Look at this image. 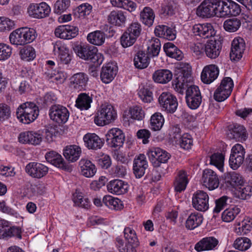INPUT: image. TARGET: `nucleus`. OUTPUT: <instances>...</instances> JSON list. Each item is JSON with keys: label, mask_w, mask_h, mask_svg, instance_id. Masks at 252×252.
Returning <instances> with one entry per match:
<instances>
[{"label": "nucleus", "mask_w": 252, "mask_h": 252, "mask_svg": "<svg viewBox=\"0 0 252 252\" xmlns=\"http://www.w3.org/2000/svg\"><path fill=\"white\" fill-rule=\"evenodd\" d=\"M164 119L161 113L157 112L151 117V128L154 131L159 130L163 126Z\"/></svg>", "instance_id": "obj_45"}, {"label": "nucleus", "mask_w": 252, "mask_h": 252, "mask_svg": "<svg viewBox=\"0 0 252 252\" xmlns=\"http://www.w3.org/2000/svg\"><path fill=\"white\" fill-rule=\"evenodd\" d=\"M232 92L227 91L221 87H218L214 94V99L219 102L223 101L227 98Z\"/></svg>", "instance_id": "obj_63"}, {"label": "nucleus", "mask_w": 252, "mask_h": 252, "mask_svg": "<svg viewBox=\"0 0 252 252\" xmlns=\"http://www.w3.org/2000/svg\"><path fill=\"white\" fill-rule=\"evenodd\" d=\"M245 155V150L241 144L233 146L229 159L230 167L233 170L237 169L244 162Z\"/></svg>", "instance_id": "obj_8"}, {"label": "nucleus", "mask_w": 252, "mask_h": 252, "mask_svg": "<svg viewBox=\"0 0 252 252\" xmlns=\"http://www.w3.org/2000/svg\"><path fill=\"white\" fill-rule=\"evenodd\" d=\"M231 198L227 196L224 195L217 199L215 201L216 206L214 209L215 213L220 212L229 203L231 202Z\"/></svg>", "instance_id": "obj_56"}, {"label": "nucleus", "mask_w": 252, "mask_h": 252, "mask_svg": "<svg viewBox=\"0 0 252 252\" xmlns=\"http://www.w3.org/2000/svg\"><path fill=\"white\" fill-rule=\"evenodd\" d=\"M22 232L20 227L12 225L10 222L8 221L4 230L3 240H7L12 237H16L21 239Z\"/></svg>", "instance_id": "obj_39"}, {"label": "nucleus", "mask_w": 252, "mask_h": 252, "mask_svg": "<svg viewBox=\"0 0 252 252\" xmlns=\"http://www.w3.org/2000/svg\"><path fill=\"white\" fill-rule=\"evenodd\" d=\"M87 40L94 45H101L105 41L104 33L100 31H96L88 35Z\"/></svg>", "instance_id": "obj_46"}, {"label": "nucleus", "mask_w": 252, "mask_h": 252, "mask_svg": "<svg viewBox=\"0 0 252 252\" xmlns=\"http://www.w3.org/2000/svg\"><path fill=\"white\" fill-rule=\"evenodd\" d=\"M130 117L134 120L141 121L145 117V113L141 107L135 106L131 108L129 110Z\"/></svg>", "instance_id": "obj_62"}, {"label": "nucleus", "mask_w": 252, "mask_h": 252, "mask_svg": "<svg viewBox=\"0 0 252 252\" xmlns=\"http://www.w3.org/2000/svg\"><path fill=\"white\" fill-rule=\"evenodd\" d=\"M45 158L48 162L62 169L70 171L71 168L67 165L62 156L56 152L51 151L45 155Z\"/></svg>", "instance_id": "obj_24"}, {"label": "nucleus", "mask_w": 252, "mask_h": 252, "mask_svg": "<svg viewBox=\"0 0 252 252\" xmlns=\"http://www.w3.org/2000/svg\"><path fill=\"white\" fill-rule=\"evenodd\" d=\"M191 30L195 36L204 39L213 37L216 34L213 26L210 23L195 24Z\"/></svg>", "instance_id": "obj_15"}, {"label": "nucleus", "mask_w": 252, "mask_h": 252, "mask_svg": "<svg viewBox=\"0 0 252 252\" xmlns=\"http://www.w3.org/2000/svg\"><path fill=\"white\" fill-rule=\"evenodd\" d=\"M89 81L87 74L84 72L74 74L70 78V88L74 90L81 91L86 90Z\"/></svg>", "instance_id": "obj_14"}, {"label": "nucleus", "mask_w": 252, "mask_h": 252, "mask_svg": "<svg viewBox=\"0 0 252 252\" xmlns=\"http://www.w3.org/2000/svg\"><path fill=\"white\" fill-rule=\"evenodd\" d=\"M118 71V67L115 64L109 63L104 65L101 70L100 77L102 82L108 84L115 77Z\"/></svg>", "instance_id": "obj_20"}, {"label": "nucleus", "mask_w": 252, "mask_h": 252, "mask_svg": "<svg viewBox=\"0 0 252 252\" xmlns=\"http://www.w3.org/2000/svg\"><path fill=\"white\" fill-rule=\"evenodd\" d=\"M9 40L12 44L16 45L25 44V40L23 37L21 28L12 32L9 35Z\"/></svg>", "instance_id": "obj_50"}, {"label": "nucleus", "mask_w": 252, "mask_h": 252, "mask_svg": "<svg viewBox=\"0 0 252 252\" xmlns=\"http://www.w3.org/2000/svg\"><path fill=\"white\" fill-rule=\"evenodd\" d=\"M124 237L127 243L138 246L139 241L135 231L130 227H126L124 230Z\"/></svg>", "instance_id": "obj_47"}, {"label": "nucleus", "mask_w": 252, "mask_h": 252, "mask_svg": "<svg viewBox=\"0 0 252 252\" xmlns=\"http://www.w3.org/2000/svg\"><path fill=\"white\" fill-rule=\"evenodd\" d=\"M150 61V58L146 53L142 51H139L134 57V65L136 68L143 69L148 67Z\"/></svg>", "instance_id": "obj_35"}, {"label": "nucleus", "mask_w": 252, "mask_h": 252, "mask_svg": "<svg viewBox=\"0 0 252 252\" xmlns=\"http://www.w3.org/2000/svg\"><path fill=\"white\" fill-rule=\"evenodd\" d=\"M188 183V174L187 171L184 170L179 171L174 182L175 190L177 192L185 190Z\"/></svg>", "instance_id": "obj_30"}, {"label": "nucleus", "mask_w": 252, "mask_h": 252, "mask_svg": "<svg viewBox=\"0 0 252 252\" xmlns=\"http://www.w3.org/2000/svg\"><path fill=\"white\" fill-rule=\"evenodd\" d=\"M178 6L177 0H167L166 3L161 7V14L165 16H172L175 13Z\"/></svg>", "instance_id": "obj_43"}, {"label": "nucleus", "mask_w": 252, "mask_h": 252, "mask_svg": "<svg viewBox=\"0 0 252 252\" xmlns=\"http://www.w3.org/2000/svg\"><path fill=\"white\" fill-rule=\"evenodd\" d=\"M81 154V148L76 145L66 146L63 152L65 159L71 162L76 161L79 158Z\"/></svg>", "instance_id": "obj_29"}, {"label": "nucleus", "mask_w": 252, "mask_h": 252, "mask_svg": "<svg viewBox=\"0 0 252 252\" xmlns=\"http://www.w3.org/2000/svg\"><path fill=\"white\" fill-rule=\"evenodd\" d=\"M74 51L80 58L90 61L96 66L100 65L103 62L102 56L97 53V48L91 45H75L73 48Z\"/></svg>", "instance_id": "obj_3"}, {"label": "nucleus", "mask_w": 252, "mask_h": 252, "mask_svg": "<svg viewBox=\"0 0 252 252\" xmlns=\"http://www.w3.org/2000/svg\"><path fill=\"white\" fill-rule=\"evenodd\" d=\"M219 241L214 237L203 238L197 242L194 249L197 252L211 251L214 250L218 245Z\"/></svg>", "instance_id": "obj_26"}, {"label": "nucleus", "mask_w": 252, "mask_h": 252, "mask_svg": "<svg viewBox=\"0 0 252 252\" xmlns=\"http://www.w3.org/2000/svg\"><path fill=\"white\" fill-rule=\"evenodd\" d=\"M148 167V162L144 154H139L135 157L133 160V170L136 178H141L145 173Z\"/></svg>", "instance_id": "obj_21"}, {"label": "nucleus", "mask_w": 252, "mask_h": 252, "mask_svg": "<svg viewBox=\"0 0 252 252\" xmlns=\"http://www.w3.org/2000/svg\"><path fill=\"white\" fill-rule=\"evenodd\" d=\"M19 120L25 124H29L33 122L39 115L38 106L33 102H26L20 105L16 112Z\"/></svg>", "instance_id": "obj_2"}, {"label": "nucleus", "mask_w": 252, "mask_h": 252, "mask_svg": "<svg viewBox=\"0 0 252 252\" xmlns=\"http://www.w3.org/2000/svg\"><path fill=\"white\" fill-rule=\"evenodd\" d=\"M92 101L91 96L88 94L82 93L78 95L75 101V106L80 110H88L91 107Z\"/></svg>", "instance_id": "obj_38"}, {"label": "nucleus", "mask_w": 252, "mask_h": 252, "mask_svg": "<svg viewBox=\"0 0 252 252\" xmlns=\"http://www.w3.org/2000/svg\"><path fill=\"white\" fill-rule=\"evenodd\" d=\"M14 21L4 17H0V32L9 31L14 28Z\"/></svg>", "instance_id": "obj_60"}, {"label": "nucleus", "mask_w": 252, "mask_h": 252, "mask_svg": "<svg viewBox=\"0 0 252 252\" xmlns=\"http://www.w3.org/2000/svg\"><path fill=\"white\" fill-rule=\"evenodd\" d=\"M221 50L220 44L216 40H209L204 45L206 55L210 59H216L220 55Z\"/></svg>", "instance_id": "obj_31"}, {"label": "nucleus", "mask_w": 252, "mask_h": 252, "mask_svg": "<svg viewBox=\"0 0 252 252\" xmlns=\"http://www.w3.org/2000/svg\"><path fill=\"white\" fill-rule=\"evenodd\" d=\"M252 228V219L250 218L245 219L241 222V226L236 228V233L240 234H247Z\"/></svg>", "instance_id": "obj_57"}, {"label": "nucleus", "mask_w": 252, "mask_h": 252, "mask_svg": "<svg viewBox=\"0 0 252 252\" xmlns=\"http://www.w3.org/2000/svg\"><path fill=\"white\" fill-rule=\"evenodd\" d=\"M228 179V182L235 189L245 183L242 176L235 172L230 173Z\"/></svg>", "instance_id": "obj_55"}, {"label": "nucleus", "mask_w": 252, "mask_h": 252, "mask_svg": "<svg viewBox=\"0 0 252 252\" xmlns=\"http://www.w3.org/2000/svg\"><path fill=\"white\" fill-rule=\"evenodd\" d=\"M79 166L81 174L86 177H92L96 173L95 166L90 160L82 158L79 161Z\"/></svg>", "instance_id": "obj_32"}, {"label": "nucleus", "mask_w": 252, "mask_h": 252, "mask_svg": "<svg viewBox=\"0 0 252 252\" xmlns=\"http://www.w3.org/2000/svg\"><path fill=\"white\" fill-rule=\"evenodd\" d=\"M240 212V208L237 207L226 209L222 213L221 218L224 221L230 222L235 218Z\"/></svg>", "instance_id": "obj_53"}, {"label": "nucleus", "mask_w": 252, "mask_h": 252, "mask_svg": "<svg viewBox=\"0 0 252 252\" xmlns=\"http://www.w3.org/2000/svg\"><path fill=\"white\" fill-rule=\"evenodd\" d=\"M137 39L135 37L131 35L125 31L121 36V43L124 48H126L132 46L135 42Z\"/></svg>", "instance_id": "obj_58"}, {"label": "nucleus", "mask_w": 252, "mask_h": 252, "mask_svg": "<svg viewBox=\"0 0 252 252\" xmlns=\"http://www.w3.org/2000/svg\"><path fill=\"white\" fill-rule=\"evenodd\" d=\"M109 23L117 26H121L125 23L126 17L122 11H112L107 17Z\"/></svg>", "instance_id": "obj_40"}, {"label": "nucleus", "mask_w": 252, "mask_h": 252, "mask_svg": "<svg viewBox=\"0 0 252 252\" xmlns=\"http://www.w3.org/2000/svg\"><path fill=\"white\" fill-rule=\"evenodd\" d=\"M54 51L59 54L60 60L63 64H68L72 60V55L68 48L61 42H57L55 44Z\"/></svg>", "instance_id": "obj_25"}, {"label": "nucleus", "mask_w": 252, "mask_h": 252, "mask_svg": "<svg viewBox=\"0 0 252 252\" xmlns=\"http://www.w3.org/2000/svg\"><path fill=\"white\" fill-rule=\"evenodd\" d=\"M203 220V216L200 213L197 212L191 213L186 220V227L188 229L193 230L200 225Z\"/></svg>", "instance_id": "obj_37"}, {"label": "nucleus", "mask_w": 252, "mask_h": 252, "mask_svg": "<svg viewBox=\"0 0 252 252\" xmlns=\"http://www.w3.org/2000/svg\"><path fill=\"white\" fill-rule=\"evenodd\" d=\"M252 245V242L250 239L247 237H240L235 240L233 246L239 251H244L249 249Z\"/></svg>", "instance_id": "obj_52"}, {"label": "nucleus", "mask_w": 252, "mask_h": 252, "mask_svg": "<svg viewBox=\"0 0 252 252\" xmlns=\"http://www.w3.org/2000/svg\"><path fill=\"white\" fill-rule=\"evenodd\" d=\"M18 140L19 142L22 144L38 145L41 142L42 136L36 131H26L19 134Z\"/></svg>", "instance_id": "obj_18"}, {"label": "nucleus", "mask_w": 252, "mask_h": 252, "mask_svg": "<svg viewBox=\"0 0 252 252\" xmlns=\"http://www.w3.org/2000/svg\"><path fill=\"white\" fill-rule=\"evenodd\" d=\"M83 139L85 147L89 150L100 149L104 144V140L94 133L86 134Z\"/></svg>", "instance_id": "obj_22"}, {"label": "nucleus", "mask_w": 252, "mask_h": 252, "mask_svg": "<svg viewBox=\"0 0 252 252\" xmlns=\"http://www.w3.org/2000/svg\"><path fill=\"white\" fill-rule=\"evenodd\" d=\"M209 195L206 192L197 190L192 195V206L197 211L205 212L209 209Z\"/></svg>", "instance_id": "obj_13"}, {"label": "nucleus", "mask_w": 252, "mask_h": 252, "mask_svg": "<svg viewBox=\"0 0 252 252\" xmlns=\"http://www.w3.org/2000/svg\"><path fill=\"white\" fill-rule=\"evenodd\" d=\"M190 68H181L177 74V77L174 81L173 86L175 90L183 94L185 89L186 100L188 106L191 109L197 108L202 101V97L198 87L195 85H189L192 82Z\"/></svg>", "instance_id": "obj_1"}, {"label": "nucleus", "mask_w": 252, "mask_h": 252, "mask_svg": "<svg viewBox=\"0 0 252 252\" xmlns=\"http://www.w3.org/2000/svg\"><path fill=\"white\" fill-rule=\"evenodd\" d=\"M125 139V136L123 131L116 127L110 129L106 134V142L112 148H120L122 147Z\"/></svg>", "instance_id": "obj_10"}, {"label": "nucleus", "mask_w": 252, "mask_h": 252, "mask_svg": "<svg viewBox=\"0 0 252 252\" xmlns=\"http://www.w3.org/2000/svg\"><path fill=\"white\" fill-rule=\"evenodd\" d=\"M70 0H58L54 5V12L61 14L64 12L70 6Z\"/></svg>", "instance_id": "obj_59"}, {"label": "nucleus", "mask_w": 252, "mask_h": 252, "mask_svg": "<svg viewBox=\"0 0 252 252\" xmlns=\"http://www.w3.org/2000/svg\"><path fill=\"white\" fill-rule=\"evenodd\" d=\"M155 18L154 10L150 7H145L140 13V21L150 27L153 25Z\"/></svg>", "instance_id": "obj_36"}, {"label": "nucleus", "mask_w": 252, "mask_h": 252, "mask_svg": "<svg viewBox=\"0 0 252 252\" xmlns=\"http://www.w3.org/2000/svg\"><path fill=\"white\" fill-rule=\"evenodd\" d=\"M163 48L168 56L174 58L178 61L182 59L183 55L182 51L172 43L168 42L165 44Z\"/></svg>", "instance_id": "obj_41"}, {"label": "nucleus", "mask_w": 252, "mask_h": 252, "mask_svg": "<svg viewBox=\"0 0 252 252\" xmlns=\"http://www.w3.org/2000/svg\"><path fill=\"white\" fill-rule=\"evenodd\" d=\"M180 145L181 148L185 150L191 149L193 145V139L188 133H184L180 137Z\"/></svg>", "instance_id": "obj_61"}, {"label": "nucleus", "mask_w": 252, "mask_h": 252, "mask_svg": "<svg viewBox=\"0 0 252 252\" xmlns=\"http://www.w3.org/2000/svg\"><path fill=\"white\" fill-rule=\"evenodd\" d=\"M221 12L220 17L226 16H237L241 12L240 5L232 0L224 1L221 0Z\"/></svg>", "instance_id": "obj_19"}, {"label": "nucleus", "mask_w": 252, "mask_h": 252, "mask_svg": "<svg viewBox=\"0 0 252 252\" xmlns=\"http://www.w3.org/2000/svg\"><path fill=\"white\" fill-rule=\"evenodd\" d=\"M158 102L161 109L167 113H174L178 105L176 96L168 92H163L159 95Z\"/></svg>", "instance_id": "obj_7"}, {"label": "nucleus", "mask_w": 252, "mask_h": 252, "mask_svg": "<svg viewBox=\"0 0 252 252\" xmlns=\"http://www.w3.org/2000/svg\"><path fill=\"white\" fill-rule=\"evenodd\" d=\"M28 13L32 17L41 19L49 16L50 12V7L45 2L39 3H31L27 9Z\"/></svg>", "instance_id": "obj_11"}, {"label": "nucleus", "mask_w": 252, "mask_h": 252, "mask_svg": "<svg viewBox=\"0 0 252 252\" xmlns=\"http://www.w3.org/2000/svg\"><path fill=\"white\" fill-rule=\"evenodd\" d=\"M235 190V194L238 198L247 199L252 195V185L244 183Z\"/></svg>", "instance_id": "obj_42"}, {"label": "nucleus", "mask_w": 252, "mask_h": 252, "mask_svg": "<svg viewBox=\"0 0 252 252\" xmlns=\"http://www.w3.org/2000/svg\"><path fill=\"white\" fill-rule=\"evenodd\" d=\"M221 0H204L197 9V14L203 18L220 17Z\"/></svg>", "instance_id": "obj_5"}, {"label": "nucleus", "mask_w": 252, "mask_h": 252, "mask_svg": "<svg viewBox=\"0 0 252 252\" xmlns=\"http://www.w3.org/2000/svg\"><path fill=\"white\" fill-rule=\"evenodd\" d=\"M49 115L50 119L53 121L59 124H63L67 121L69 113L65 107L55 104L50 108Z\"/></svg>", "instance_id": "obj_9"}, {"label": "nucleus", "mask_w": 252, "mask_h": 252, "mask_svg": "<svg viewBox=\"0 0 252 252\" xmlns=\"http://www.w3.org/2000/svg\"><path fill=\"white\" fill-rule=\"evenodd\" d=\"M107 189L109 192L120 195L127 192L128 185L122 180L116 179L109 182L107 185Z\"/></svg>", "instance_id": "obj_28"}, {"label": "nucleus", "mask_w": 252, "mask_h": 252, "mask_svg": "<svg viewBox=\"0 0 252 252\" xmlns=\"http://www.w3.org/2000/svg\"><path fill=\"white\" fill-rule=\"evenodd\" d=\"M49 168L38 162H31L25 167L26 172L33 178L41 179L48 173Z\"/></svg>", "instance_id": "obj_12"}, {"label": "nucleus", "mask_w": 252, "mask_h": 252, "mask_svg": "<svg viewBox=\"0 0 252 252\" xmlns=\"http://www.w3.org/2000/svg\"><path fill=\"white\" fill-rule=\"evenodd\" d=\"M224 159V156L222 154L215 153L210 157V163L220 170L223 167Z\"/></svg>", "instance_id": "obj_64"}, {"label": "nucleus", "mask_w": 252, "mask_h": 252, "mask_svg": "<svg viewBox=\"0 0 252 252\" xmlns=\"http://www.w3.org/2000/svg\"><path fill=\"white\" fill-rule=\"evenodd\" d=\"M202 180L203 185L209 190H214L217 189L220 184L219 179L216 173L209 169H206L203 171Z\"/></svg>", "instance_id": "obj_17"}, {"label": "nucleus", "mask_w": 252, "mask_h": 252, "mask_svg": "<svg viewBox=\"0 0 252 252\" xmlns=\"http://www.w3.org/2000/svg\"><path fill=\"white\" fill-rule=\"evenodd\" d=\"M155 33L157 36L169 40H173L176 37V31L174 28L163 25L156 26L155 29Z\"/></svg>", "instance_id": "obj_27"}, {"label": "nucleus", "mask_w": 252, "mask_h": 252, "mask_svg": "<svg viewBox=\"0 0 252 252\" xmlns=\"http://www.w3.org/2000/svg\"><path fill=\"white\" fill-rule=\"evenodd\" d=\"M229 136L231 138L235 139L238 141H245L247 138L248 134L244 126L235 124L229 130Z\"/></svg>", "instance_id": "obj_34"}, {"label": "nucleus", "mask_w": 252, "mask_h": 252, "mask_svg": "<svg viewBox=\"0 0 252 252\" xmlns=\"http://www.w3.org/2000/svg\"><path fill=\"white\" fill-rule=\"evenodd\" d=\"M103 202L111 209L118 210L122 208L121 201L110 195L105 196L103 198Z\"/></svg>", "instance_id": "obj_49"}, {"label": "nucleus", "mask_w": 252, "mask_h": 252, "mask_svg": "<svg viewBox=\"0 0 252 252\" xmlns=\"http://www.w3.org/2000/svg\"><path fill=\"white\" fill-rule=\"evenodd\" d=\"M245 48L246 44L243 38L240 37L235 38L231 43L230 59L237 61L241 59Z\"/></svg>", "instance_id": "obj_16"}, {"label": "nucleus", "mask_w": 252, "mask_h": 252, "mask_svg": "<svg viewBox=\"0 0 252 252\" xmlns=\"http://www.w3.org/2000/svg\"><path fill=\"white\" fill-rule=\"evenodd\" d=\"M116 245L119 252H136L133 244L126 243L124 245V242L122 238L117 237L116 240Z\"/></svg>", "instance_id": "obj_54"}, {"label": "nucleus", "mask_w": 252, "mask_h": 252, "mask_svg": "<svg viewBox=\"0 0 252 252\" xmlns=\"http://www.w3.org/2000/svg\"><path fill=\"white\" fill-rule=\"evenodd\" d=\"M219 73V69L216 65H207L204 67L201 72V80L204 83L209 84L217 79Z\"/></svg>", "instance_id": "obj_23"}, {"label": "nucleus", "mask_w": 252, "mask_h": 252, "mask_svg": "<svg viewBox=\"0 0 252 252\" xmlns=\"http://www.w3.org/2000/svg\"><path fill=\"white\" fill-rule=\"evenodd\" d=\"M117 117V112L112 105L103 104L97 110L94 122L98 126H103L114 122Z\"/></svg>", "instance_id": "obj_4"}, {"label": "nucleus", "mask_w": 252, "mask_h": 252, "mask_svg": "<svg viewBox=\"0 0 252 252\" xmlns=\"http://www.w3.org/2000/svg\"><path fill=\"white\" fill-rule=\"evenodd\" d=\"M173 77L172 72L165 69L156 70L153 74V79L155 82L162 84H166L171 81Z\"/></svg>", "instance_id": "obj_33"}, {"label": "nucleus", "mask_w": 252, "mask_h": 252, "mask_svg": "<svg viewBox=\"0 0 252 252\" xmlns=\"http://www.w3.org/2000/svg\"><path fill=\"white\" fill-rule=\"evenodd\" d=\"M20 55L21 59L25 61H32L36 56L35 50L31 46H25L21 49Z\"/></svg>", "instance_id": "obj_51"}, {"label": "nucleus", "mask_w": 252, "mask_h": 252, "mask_svg": "<svg viewBox=\"0 0 252 252\" xmlns=\"http://www.w3.org/2000/svg\"><path fill=\"white\" fill-rule=\"evenodd\" d=\"M241 25V20L237 18L227 19L223 23L224 30L230 32H236L240 28Z\"/></svg>", "instance_id": "obj_48"}, {"label": "nucleus", "mask_w": 252, "mask_h": 252, "mask_svg": "<svg viewBox=\"0 0 252 252\" xmlns=\"http://www.w3.org/2000/svg\"><path fill=\"white\" fill-rule=\"evenodd\" d=\"M45 77L47 79H53L57 84L63 83L66 79L65 73L63 71L48 69L44 73Z\"/></svg>", "instance_id": "obj_44"}, {"label": "nucleus", "mask_w": 252, "mask_h": 252, "mask_svg": "<svg viewBox=\"0 0 252 252\" xmlns=\"http://www.w3.org/2000/svg\"><path fill=\"white\" fill-rule=\"evenodd\" d=\"M147 154L155 167H158L161 163L167 162L170 157L168 153L158 147L151 148L148 150Z\"/></svg>", "instance_id": "obj_6"}]
</instances>
